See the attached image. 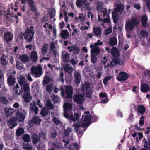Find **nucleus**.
I'll use <instances>...</instances> for the list:
<instances>
[{"instance_id": "nucleus-21", "label": "nucleus", "mask_w": 150, "mask_h": 150, "mask_svg": "<svg viewBox=\"0 0 150 150\" xmlns=\"http://www.w3.org/2000/svg\"><path fill=\"white\" fill-rule=\"evenodd\" d=\"M97 9L99 12H100L103 13V17H105L107 13V10L106 8H104L103 9L102 6L99 4H98L97 5Z\"/></svg>"}, {"instance_id": "nucleus-42", "label": "nucleus", "mask_w": 150, "mask_h": 150, "mask_svg": "<svg viewBox=\"0 0 150 150\" xmlns=\"http://www.w3.org/2000/svg\"><path fill=\"white\" fill-rule=\"evenodd\" d=\"M8 103V100L5 96H1L0 97V103L3 104H7Z\"/></svg>"}, {"instance_id": "nucleus-37", "label": "nucleus", "mask_w": 150, "mask_h": 150, "mask_svg": "<svg viewBox=\"0 0 150 150\" xmlns=\"http://www.w3.org/2000/svg\"><path fill=\"white\" fill-rule=\"evenodd\" d=\"M90 86V84L89 83L87 82H86L83 84L82 85L81 90L82 92H84L85 91H86L88 90V89L89 88Z\"/></svg>"}, {"instance_id": "nucleus-28", "label": "nucleus", "mask_w": 150, "mask_h": 150, "mask_svg": "<svg viewBox=\"0 0 150 150\" xmlns=\"http://www.w3.org/2000/svg\"><path fill=\"white\" fill-rule=\"evenodd\" d=\"M112 13L113 22L114 23H117L119 20V14L118 13H113L112 12Z\"/></svg>"}, {"instance_id": "nucleus-45", "label": "nucleus", "mask_w": 150, "mask_h": 150, "mask_svg": "<svg viewBox=\"0 0 150 150\" xmlns=\"http://www.w3.org/2000/svg\"><path fill=\"white\" fill-rule=\"evenodd\" d=\"M16 68L18 70L22 69L23 67V65L22 63L18 61L16 62Z\"/></svg>"}, {"instance_id": "nucleus-32", "label": "nucleus", "mask_w": 150, "mask_h": 150, "mask_svg": "<svg viewBox=\"0 0 150 150\" xmlns=\"http://www.w3.org/2000/svg\"><path fill=\"white\" fill-rule=\"evenodd\" d=\"M63 108L64 111H67L72 109V105L70 103H64Z\"/></svg>"}, {"instance_id": "nucleus-24", "label": "nucleus", "mask_w": 150, "mask_h": 150, "mask_svg": "<svg viewBox=\"0 0 150 150\" xmlns=\"http://www.w3.org/2000/svg\"><path fill=\"white\" fill-rule=\"evenodd\" d=\"M5 17L9 22L11 23H13L14 22L13 20V17L11 14L9 8H8V13L6 15H5Z\"/></svg>"}, {"instance_id": "nucleus-59", "label": "nucleus", "mask_w": 150, "mask_h": 150, "mask_svg": "<svg viewBox=\"0 0 150 150\" xmlns=\"http://www.w3.org/2000/svg\"><path fill=\"white\" fill-rule=\"evenodd\" d=\"M55 16V11L52 10L49 13V16L50 18H54Z\"/></svg>"}, {"instance_id": "nucleus-54", "label": "nucleus", "mask_w": 150, "mask_h": 150, "mask_svg": "<svg viewBox=\"0 0 150 150\" xmlns=\"http://www.w3.org/2000/svg\"><path fill=\"white\" fill-rule=\"evenodd\" d=\"M72 131V129L70 128H68L67 129H65L64 131V136L65 137L67 136Z\"/></svg>"}, {"instance_id": "nucleus-11", "label": "nucleus", "mask_w": 150, "mask_h": 150, "mask_svg": "<svg viewBox=\"0 0 150 150\" xmlns=\"http://www.w3.org/2000/svg\"><path fill=\"white\" fill-rule=\"evenodd\" d=\"M41 120L38 116H34L31 120L30 122L29 123L30 125L34 124L36 125L40 124Z\"/></svg>"}, {"instance_id": "nucleus-30", "label": "nucleus", "mask_w": 150, "mask_h": 150, "mask_svg": "<svg viewBox=\"0 0 150 150\" xmlns=\"http://www.w3.org/2000/svg\"><path fill=\"white\" fill-rule=\"evenodd\" d=\"M32 142L34 144L37 143L40 140V137L35 134L32 136Z\"/></svg>"}, {"instance_id": "nucleus-39", "label": "nucleus", "mask_w": 150, "mask_h": 150, "mask_svg": "<svg viewBox=\"0 0 150 150\" xmlns=\"http://www.w3.org/2000/svg\"><path fill=\"white\" fill-rule=\"evenodd\" d=\"M79 118V115L77 113L74 114V115H71L69 117V120L73 122L76 121Z\"/></svg>"}, {"instance_id": "nucleus-10", "label": "nucleus", "mask_w": 150, "mask_h": 150, "mask_svg": "<svg viewBox=\"0 0 150 150\" xmlns=\"http://www.w3.org/2000/svg\"><path fill=\"white\" fill-rule=\"evenodd\" d=\"M129 75L126 73L121 72L119 73L118 76L117 77L119 81H125L128 77Z\"/></svg>"}, {"instance_id": "nucleus-62", "label": "nucleus", "mask_w": 150, "mask_h": 150, "mask_svg": "<svg viewBox=\"0 0 150 150\" xmlns=\"http://www.w3.org/2000/svg\"><path fill=\"white\" fill-rule=\"evenodd\" d=\"M111 77H107L104 79L103 80V83L104 85H106L108 84V81L110 80Z\"/></svg>"}, {"instance_id": "nucleus-8", "label": "nucleus", "mask_w": 150, "mask_h": 150, "mask_svg": "<svg viewBox=\"0 0 150 150\" xmlns=\"http://www.w3.org/2000/svg\"><path fill=\"white\" fill-rule=\"evenodd\" d=\"M20 109H19V110L17 113V120L19 122H22L24 121V119L25 118V116L24 114L23 113H25V111L24 110H21V112L20 111Z\"/></svg>"}, {"instance_id": "nucleus-57", "label": "nucleus", "mask_w": 150, "mask_h": 150, "mask_svg": "<svg viewBox=\"0 0 150 150\" xmlns=\"http://www.w3.org/2000/svg\"><path fill=\"white\" fill-rule=\"evenodd\" d=\"M87 1L84 3H85V4L84 5V7L85 9H86L88 11H91L92 10V8L89 6V4L90 3L89 2H88L87 3L86 2ZM84 3H83V4Z\"/></svg>"}, {"instance_id": "nucleus-40", "label": "nucleus", "mask_w": 150, "mask_h": 150, "mask_svg": "<svg viewBox=\"0 0 150 150\" xmlns=\"http://www.w3.org/2000/svg\"><path fill=\"white\" fill-rule=\"evenodd\" d=\"M100 49L98 47L93 48L91 50V53H92L95 54L96 55H98L100 52Z\"/></svg>"}, {"instance_id": "nucleus-33", "label": "nucleus", "mask_w": 150, "mask_h": 150, "mask_svg": "<svg viewBox=\"0 0 150 150\" xmlns=\"http://www.w3.org/2000/svg\"><path fill=\"white\" fill-rule=\"evenodd\" d=\"M24 92L25 94L30 93V87L28 83L26 82L25 85L23 86Z\"/></svg>"}, {"instance_id": "nucleus-13", "label": "nucleus", "mask_w": 150, "mask_h": 150, "mask_svg": "<svg viewBox=\"0 0 150 150\" xmlns=\"http://www.w3.org/2000/svg\"><path fill=\"white\" fill-rule=\"evenodd\" d=\"M116 7L112 11L113 13H117L120 12L121 13L122 12L124 9L123 5L121 4H117L115 5Z\"/></svg>"}, {"instance_id": "nucleus-60", "label": "nucleus", "mask_w": 150, "mask_h": 150, "mask_svg": "<svg viewBox=\"0 0 150 150\" xmlns=\"http://www.w3.org/2000/svg\"><path fill=\"white\" fill-rule=\"evenodd\" d=\"M140 33L142 36L143 37H147L148 35V32L146 31L141 30Z\"/></svg>"}, {"instance_id": "nucleus-1", "label": "nucleus", "mask_w": 150, "mask_h": 150, "mask_svg": "<svg viewBox=\"0 0 150 150\" xmlns=\"http://www.w3.org/2000/svg\"><path fill=\"white\" fill-rule=\"evenodd\" d=\"M85 114H88L84 117V119L81 122L78 121L75 124L73 125V127H74V130L75 132L79 131V134H83L87 128L90 125L91 121L92 119V115L90 114L89 111L85 112Z\"/></svg>"}, {"instance_id": "nucleus-43", "label": "nucleus", "mask_w": 150, "mask_h": 150, "mask_svg": "<svg viewBox=\"0 0 150 150\" xmlns=\"http://www.w3.org/2000/svg\"><path fill=\"white\" fill-rule=\"evenodd\" d=\"M24 129L21 127L18 128L16 131V134L17 136H20L24 133Z\"/></svg>"}, {"instance_id": "nucleus-58", "label": "nucleus", "mask_w": 150, "mask_h": 150, "mask_svg": "<svg viewBox=\"0 0 150 150\" xmlns=\"http://www.w3.org/2000/svg\"><path fill=\"white\" fill-rule=\"evenodd\" d=\"M112 31V28L111 27L108 28L107 29L105 30L104 34L105 35H106L111 33Z\"/></svg>"}, {"instance_id": "nucleus-48", "label": "nucleus", "mask_w": 150, "mask_h": 150, "mask_svg": "<svg viewBox=\"0 0 150 150\" xmlns=\"http://www.w3.org/2000/svg\"><path fill=\"white\" fill-rule=\"evenodd\" d=\"M49 113V111L46 108H43L40 112V115L42 117H45Z\"/></svg>"}, {"instance_id": "nucleus-20", "label": "nucleus", "mask_w": 150, "mask_h": 150, "mask_svg": "<svg viewBox=\"0 0 150 150\" xmlns=\"http://www.w3.org/2000/svg\"><path fill=\"white\" fill-rule=\"evenodd\" d=\"M30 109L36 115H37L38 114V108L37 106L36 102H34L33 103V105H30Z\"/></svg>"}, {"instance_id": "nucleus-18", "label": "nucleus", "mask_w": 150, "mask_h": 150, "mask_svg": "<svg viewBox=\"0 0 150 150\" xmlns=\"http://www.w3.org/2000/svg\"><path fill=\"white\" fill-rule=\"evenodd\" d=\"M62 59L64 62L67 63L69 61L70 58V55L68 52H67L64 53L63 52H62Z\"/></svg>"}, {"instance_id": "nucleus-64", "label": "nucleus", "mask_w": 150, "mask_h": 150, "mask_svg": "<svg viewBox=\"0 0 150 150\" xmlns=\"http://www.w3.org/2000/svg\"><path fill=\"white\" fill-rule=\"evenodd\" d=\"M55 48V44L54 42H51L50 44V50L52 51H54Z\"/></svg>"}, {"instance_id": "nucleus-34", "label": "nucleus", "mask_w": 150, "mask_h": 150, "mask_svg": "<svg viewBox=\"0 0 150 150\" xmlns=\"http://www.w3.org/2000/svg\"><path fill=\"white\" fill-rule=\"evenodd\" d=\"M18 81L20 86H22L25 83V79L24 77L22 76H20L19 78H18Z\"/></svg>"}, {"instance_id": "nucleus-17", "label": "nucleus", "mask_w": 150, "mask_h": 150, "mask_svg": "<svg viewBox=\"0 0 150 150\" xmlns=\"http://www.w3.org/2000/svg\"><path fill=\"white\" fill-rule=\"evenodd\" d=\"M137 111L138 115L139 114L142 115L146 111V108L142 105H139L137 108Z\"/></svg>"}, {"instance_id": "nucleus-50", "label": "nucleus", "mask_w": 150, "mask_h": 150, "mask_svg": "<svg viewBox=\"0 0 150 150\" xmlns=\"http://www.w3.org/2000/svg\"><path fill=\"white\" fill-rule=\"evenodd\" d=\"M92 91L91 90H88L86 91L85 92V96L86 98H90L92 96Z\"/></svg>"}, {"instance_id": "nucleus-19", "label": "nucleus", "mask_w": 150, "mask_h": 150, "mask_svg": "<svg viewBox=\"0 0 150 150\" xmlns=\"http://www.w3.org/2000/svg\"><path fill=\"white\" fill-rule=\"evenodd\" d=\"M74 77L75 78V82L77 84H79L80 83V80L81 79V77L79 72L77 71L74 74Z\"/></svg>"}, {"instance_id": "nucleus-27", "label": "nucleus", "mask_w": 150, "mask_h": 150, "mask_svg": "<svg viewBox=\"0 0 150 150\" xmlns=\"http://www.w3.org/2000/svg\"><path fill=\"white\" fill-rule=\"evenodd\" d=\"M150 90V87L147 84H143L141 87V90L143 92H146Z\"/></svg>"}, {"instance_id": "nucleus-53", "label": "nucleus", "mask_w": 150, "mask_h": 150, "mask_svg": "<svg viewBox=\"0 0 150 150\" xmlns=\"http://www.w3.org/2000/svg\"><path fill=\"white\" fill-rule=\"evenodd\" d=\"M71 68L69 67L68 64H66L64 67V69L65 72L71 73Z\"/></svg>"}, {"instance_id": "nucleus-29", "label": "nucleus", "mask_w": 150, "mask_h": 150, "mask_svg": "<svg viewBox=\"0 0 150 150\" xmlns=\"http://www.w3.org/2000/svg\"><path fill=\"white\" fill-rule=\"evenodd\" d=\"M111 52L115 57H117L119 56L118 49L117 48L114 47L112 48L111 50Z\"/></svg>"}, {"instance_id": "nucleus-16", "label": "nucleus", "mask_w": 150, "mask_h": 150, "mask_svg": "<svg viewBox=\"0 0 150 150\" xmlns=\"http://www.w3.org/2000/svg\"><path fill=\"white\" fill-rule=\"evenodd\" d=\"M38 57L36 51H33L31 53L30 59L31 61L33 62H36L38 60Z\"/></svg>"}, {"instance_id": "nucleus-55", "label": "nucleus", "mask_w": 150, "mask_h": 150, "mask_svg": "<svg viewBox=\"0 0 150 150\" xmlns=\"http://www.w3.org/2000/svg\"><path fill=\"white\" fill-rule=\"evenodd\" d=\"M52 101L54 103H57L60 102V98L58 96H54L52 98Z\"/></svg>"}, {"instance_id": "nucleus-7", "label": "nucleus", "mask_w": 150, "mask_h": 150, "mask_svg": "<svg viewBox=\"0 0 150 150\" xmlns=\"http://www.w3.org/2000/svg\"><path fill=\"white\" fill-rule=\"evenodd\" d=\"M13 36V33L11 32L7 31L5 32L4 35V41H6V43L8 44L12 40Z\"/></svg>"}, {"instance_id": "nucleus-26", "label": "nucleus", "mask_w": 150, "mask_h": 150, "mask_svg": "<svg viewBox=\"0 0 150 150\" xmlns=\"http://www.w3.org/2000/svg\"><path fill=\"white\" fill-rule=\"evenodd\" d=\"M117 40L115 37H112L110 39L109 43V45L110 47H113L117 44Z\"/></svg>"}, {"instance_id": "nucleus-15", "label": "nucleus", "mask_w": 150, "mask_h": 150, "mask_svg": "<svg viewBox=\"0 0 150 150\" xmlns=\"http://www.w3.org/2000/svg\"><path fill=\"white\" fill-rule=\"evenodd\" d=\"M93 30L95 36L99 37L101 36L102 30L100 27L99 26L95 27L93 28Z\"/></svg>"}, {"instance_id": "nucleus-23", "label": "nucleus", "mask_w": 150, "mask_h": 150, "mask_svg": "<svg viewBox=\"0 0 150 150\" xmlns=\"http://www.w3.org/2000/svg\"><path fill=\"white\" fill-rule=\"evenodd\" d=\"M142 25V27H146V26L148 18L146 15L142 16L141 18Z\"/></svg>"}, {"instance_id": "nucleus-25", "label": "nucleus", "mask_w": 150, "mask_h": 150, "mask_svg": "<svg viewBox=\"0 0 150 150\" xmlns=\"http://www.w3.org/2000/svg\"><path fill=\"white\" fill-rule=\"evenodd\" d=\"M4 111L7 117L11 115L14 112V110L11 108H5Z\"/></svg>"}, {"instance_id": "nucleus-49", "label": "nucleus", "mask_w": 150, "mask_h": 150, "mask_svg": "<svg viewBox=\"0 0 150 150\" xmlns=\"http://www.w3.org/2000/svg\"><path fill=\"white\" fill-rule=\"evenodd\" d=\"M30 93H27L24 94L23 95V97L24 99V101L25 102H29L31 100V98L29 97V95Z\"/></svg>"}, {"instance_id": "nucleus-2", "label": "nucleus", "mask_w": 150, "mask_h": 150, "mask_svg": "<svg viewBox=\"0 0 150 150\" xmlns=\"http://www.w3.org/2000/svg\"><path fill=\"white\" fill-rule=\"evenodd\" d=\"M139 22L138 20L136 18H132L131 20H128L126 23L125 29L128 31H132L135 27H137Z\"/></svg>"}, {"instance_id": "nucleus-41", "label": "nucleus", "mask_w": 150, "mask_h": 150, "mask_svg": "<svg viewBox=\"0 0 150 150\" xmlns=\"http://www.w3.org/2000/svg\"><path fill=\"white\" fill-rule=\"evenodd\" d=\"M22 139L25 142H29L30 141V137L29 135L28 134H25L23 136Z\"/></svg>"}, {"instance_id": "nucleus-36", "label": "nucleus", "mask_w": 150, "mask_h": 150, "mask_svg": "<svg viewBox=\"0 0 150 150\" xmlns=\"http://www.w3.org/2000/svg\"><path fill=\"white\" fill-rule=\"evenodd\" d=\"M34 27L33 26H31L30 28H27L25 31V33L32 35L33 36L34 34V32L33 31Z\"/></svg>"}, {"instance_id": "nucleus-9", "label": "nucleus", "mask_w": 150, "mask_h": 150, "mask_svg": "<svg viewBox=\"0 0 150 150\" xmlns=\"http://www.w3.org/2000/svg\"><path fill=\"white\" fill-rule=\"evenodd\" d=\"M30 10L33 12L37 11V4L34 0L27 1Z\"/></svg>"}, {"instance_id": "nucleus-31", "label": "nucleus", "mask_w": 150, "mask_h": 150, "mask_svg": "<svg viewBox=\"0 0 150 150\" xmlns=\"http://www.w3.org/2000/svg\"><path fill=\"white\" fill-rule=\"evenodd\" d=\"M24 39L28 42H31L33 39V36L32 35L24 33L23 34Z\"/></svg>"}, {"instance_id": "nucleus-3", "label": "nucleus", "mask_w": 150, "mask_h": 150, "mask_svg": "<svg viewBox=\"0 0 150 150\" xmlns=\"http://www.w3.org/2000/svg\"><path fill=\"white\" fill-rule=\"evenodd\" d=\"M65 93L67 94V96H65L64 91L63 90H61V94L63 98H65L66 99H72L73 93V87L71 86L67 87Z\"/></svg>"}, {"instance_id": "nucleus-52", "label": "nucleus", "mask_w": 150, "mask_h": 150, "mask_svg": "<svg viewBox=\"0 0 150 150\" xmlns=\"http://www.w3.org/2000/svg\"><path fill=\"white\" fill-rule=\"evenodd\" d=\"M52 121L56 125H62V122L54 116L52 119Z\"/></svg>"}, {"instance_id": "nucleus-56", "label": "nucleus", "mask_w": 150, "mask_h": 150, "mask_svg": "<svg viewBox=\"0 0 150 150\" xmlns=\"http://www.w3.org/2000/svg\"><path fill=\"white\" fill-rule=\"evenodd\" d=\"M23 148L26 150H32V146L28 144H23Z\"/></svg>"}, {"instance_id": "nucleus-46", "label": "nucleus", "mask_w": 150, "mask_h": 150, "mask_svg": "<svg viewBox=\"0 0 150 150\" xmlns=\"http://www.w3.org/2000/svg\"><path fill=\"white\" fill-rule=\"evenodd\" d=\"M87 0H77L76 2V4L77 6L80 7L83 6V3H85Z\"/></svg>"}, {"instance_id": "nucleus-38", "label": "nucleus", "mask_w": 150, "mask_h": 150, "mask_svg": "<svg viewBox=\"0 0 150 150\" xmlns=\"http://www.w3.org/2000/svg\"><path fill=\"white\" fill-rule=\"evenodd\" d=\"M78 144L77 143L71 144L69 146L70 150H79Z\"/></svg>"}, {"instance_id": "nucleus-35", "label": "nucleus", "mask_w": 150, "mask_h": 150, "mask_svg": "<svg viewBox=\"0 0 150 150\" xmlns=\"http://www.w3.org/2000/svg\"><path fill=\"white\" fill-rule=\"evenodd\" d=\"M61 35L62 38L66 39L69 36V33L67 30H64L61 32Z\"/></svg>"}, {"instance_id": "nucleus-12", "label": "nucleus", "mask_w": 150, "mask_h": 150, "mask_svg": "<svg viewBox=\"0 0 150 150\" xmlns=\"http://www.w3.org/2000/svg\"><path fill=\"white\" fill-rule=\"evenodd\" d=\"M7 82L8 85H14L16 82L14 76H13L11 74L8 76L7 78Z\"/></svg>"}, {"instance_id": "nucleus-44", "label": "nucleus", "mask_w": 150, "mask_h": 150, "mask_svg": "<svg viewBox=\"0 0 150 150\" xmlns=\"http://www.w3.org/2000/svg\"><path fill=\"white\" fill-rule=\"evenodd\" d=\"M48 45L45 43L41 49V53L42 54H45L47 52L48 49Z\"/></svg>"}, {"instance_id": "nucleus-4", "label": "nucleus", "mask_w": 150, "mask_h": 150, "mask_svg": "<svg viewBox=\"0 0 150 150\" xmlns=\"http://www.w3.org/2000/svg\"><path fill=\"white\" fill-rule=\"evenodd\" d=\"M42 69L40 65L36 67L31 68V74L35 77H39L42 74Z\"/></svg>"}, {"instance_id": "nucleus-47", "label": "nucleus", "mask_w": 150, "mask_h": 150, "mask_svg": "<svg viewBox=\"0 0 150 150\" xmlns=\"http://www.w3.org/2000/svg\"><path fill=\"white\" fill-rule=\"evenodd\" d=\"M46 105L49 110L53 109L54 108L53 105L51 103V101L49 100H47Z\"/></svg>"}, {"instance_id": "nucleus-63", "label": "nucleus", "mask_w": 150, "mask_h": 150, "mask_svg": "<svg viewBox=\"0 0 150 150\" xmlns=\"http://www.w3.org/2000/svg\"><path fill=\"white\" fill-rule=\"evenodd\" d=\"M57 135V132L55 131H54L53 132L50 133V138L52 139H55Z\"/></svg>"}, {"instance_id": "nucleus-5", "label": "nucleus", "mask_w": 150, "mask_h": 150, "mask_svg": "<svg viewBox=\"0 0 150 150\" xmlns=\"http://www.w3.org/2000/svg\"><path fill=\"white\" fill-rule=\"evenodd\" d=\"M73 99L74 102L80 105L82 104L85 100L83 96L80 94H74L73 96Z\"/></svg>"}, {"instance_id": "nucleus-61", "label": "nucleus", "mask_w": 150, "mask_h": 150, "mask_svg": "<svg viewBox=\"0 0 150 150\" xmlns=\"http://www.w3.org/2000/svg\"><path fill=\"white\" fill-rule=\"evenodd\" d=\"M39 136L40 138H43L44 139H46V134L43 132H42L39 133Z\"/></svg>"}, {"instance_id": "nucleus-51", "label": "nucleus", "mask_w": 150, "mask_h": 150, "mask_svg": "<svg viewBox=\"0 0 150 150\" xmlns=\"http://www.w3.org/2000/svg\"><path fill=\"white\" fill-rule=\"evenodd\" d=\"M91 61L92 63H95L97 60V58L96 56L94 54L91 53Z\"/></svg>"}, {"instance_id": "nucleus-14", "label": "nucleus", "mask_w": 150, "mask_h": 150, "mask_svg": "<svg viewBox=\"0 0 150 150\" xmlns=\"http://www.w3.org/2000/svg\"><path fill=\"white\" fill-rule=\"evenodd\" d=\"M0 62L2 65L6 66L8 64V56L3 54L0 58Z\"/></svg>"}, {"instance_id": "nucleus-22", "label": "nucleus", "mask_w": 150, "mask_h": 150, "mask_svg": "<svg viewBox=\"0 0 150 150\" xmlns=\"http://www.w3.org/2000/svg\"><path fill=\"white\" fill-rule=\"evenodd\" d=\"M20 60L23 63H25L29 61V57L27 55L23 54L19 57Z\"/></svg>"}, {"instance_id": "nucleus-6", "label": "nucleus", "mask_w": 150, "mask_h": 150, "mask_svg": "<svg viewBox=\"0 0 150 150\" xmlns=\"http://www.w3.org/2000/svg\"><path fill=\"white\" fill-rule=\"evenodd\" d=\"M17 118L15 117H11L7 122L8 126L10 129H12L17 125Z\"/></svg>"}]
</instances>
